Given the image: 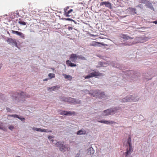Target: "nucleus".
<instances>
[{"label": "nucleus", "instance_id": "nucleus-14", "mask_svg": "<svg viewBox=\"0 0 157 157\" xmlns=\"http://www.w3.org/2000/svg\"><path fill=\"white\" fill-rule=\"evenodd\" d=\"M69 59L70 61L75 62L77 59V55L75 54H72L70 56Z\"/></svg>", "mask_w": 157, "mask_h": 157}, {"label": "nucleus", "instance_id": "nucleus-4", "mask_svg": "<svg viewBox=\"0 0 157 157\" xmlns=\"http://www.w3.org/2000/svg\"><path fill=\"white\" fill-rule=\"evenodd\" d=\"M146 38L145 37H137L135 38V41H134L132 43H124L123 44L124 46L125 45H128L130 46L132 45V44H134L136 43H143L146 41Z\"/></svg>", "mask_w": 157, "mask_h": 157}, {"label": "nucleus", "instance_id": "nucleus-15", "mask_svg": "<svg viewBox=\"0 0 157 157\" xmlns=\"http://www.w3.org/2000/svg\"><path fill=\"white\" fill-rule=\"evenodd\" d=\"M60 86L58 85L54 86L51 87H48V90L49 91H53L56 90H57L59 89Z\"/></svg>", "mask_w": 157, "mask_h": 157}, {"label": "nucleus", "instance_id": "nucleus-40", "mask_svg": "<svg viewBox=\"0 0 157 157\" xmlns=\"http://www.w3.org/2000/svg\"><path fill=\"white\" fill-rule=\"evenodd\" d=\"M68 29L69 30H72V28L71 27H69L68 28Z\"/></svg>", "mask_w": 157, "mask_h": 157}, {"label": "nucleus", "instance_id": "nucleus-7", "mask_svg": "<svg viewBox=\"0 0 157 157\" xmlns=\"http://www.w3.org/2000/svg\"><path fill=\"white\" fill-rule=\"evenodd\" d=\"M117 110L116 108H111L104 110L103 115L104 116H108L111 114H113L116 113Z\"/></svg>", "mask_w": 157, "mask_h": 157}, {"label": "nucleus", "instance_id": "nucleus-8", "mask_svg": "<svg viewBox=\"0 0 157 157\" xmlns=\"http://www.w3.org/2000/svg\"><path fill=\"white\" fill-rule=\"evenodd\" d=\"M11 33L13 34H16L17 35L19 36L21 38L24 39L25 38V35L24 34L21 32H18L17 31L12 30Z\"/></svg>", "mask_w": 157, "mask_h": 157}, {"label": "nucleus", "instance_id": "nucleus-41", "mask_svg": "<svg viewBox=\"0 0 157 157\" xmlns=\"http://www.w3.org/2000/svg\"><path fill=\"white\" fill-rule=\"evenodd\" d=\"M22 12L21 11H19V12H18V13H17V14L19 16H20V15H19V14L20 13H21V12Z\"/></svg>", "mask_w": 157, "mask_h": 157}, {"label": "nucleus", "instance_id": "nucleus-18", "mask_svg": "<svg viewBox=\"0 0 157 157\" xmlns=\"http://www.w3.org/2000/svg\"><path fill=\"white\" fill-rule=\"evenodd\" d=\"M135 100L133 99H129V97H126L122 100V102H127L128 101L135 102Z\"/></svg>", "mask_w": 157, "mask_h": 157}, {"label": "nucleus", "instance_id": "nucleus-31", "mask_svg": "<svg viewBox=\"0 0 157 157\" xmlns=\"http://www.w3.org/2000/svg\"><path fill=\"white\" fill-rule=\"evenodd\" d=\"M10 116L14 117H17L18 118H20L18 117V116L17 115H10Z\"/></svg>", "mask_w": 157, "mask_h": 157}, {"label": "nucleus", "instance_id": "nucleus-35", "mask_svg": "<svg viewBox=\"0 0 157 157\" xmlns=\"http://www.w3.org/2000/svg\"><path fill=\"white\" fill-rule=\"evenodd\" d=\"M148 1L147 0H141V2L143 3H146Z\"/></svg>", "mask_w": 157, "mask_h": 157}, {"label": "nucleus", "instance_id": "nucleus-3", "mask_svg": "<svg viewBox=\"0 0 157 157\" xmlns=\"http://www.w3.org/2000/svg\"><path fill=\"white\" fill-rule=\"evenodd\" d=\"M56 147H59V150L61 151L64 152L66 151H68L70 149L69 147H67V145H64L63 142L59 141L56 143Z\"/></svg>", "mask_w": 157, "mask_h": 157}, {"label": "nucleus", "instance_id": "nucleus-46", "mask_svg": "<svg viewBox=\"0 0 157 157\" xmlns=\"http://www.w3.org/2000/svg\"><path fill=\"white\" fill-rule=\"evenodd\" d=\"M47 80H48V79H47V78H45L43 80V81H47Z\"/></svg>", "mask_w": 157, "mask_h": 157}, {"label": "nucleus", "instance_id": "nucleus-9", "mask_svg": "<svg viewBox=\"0 0 157 157\" xmlns=\"http://www.w3.org/2000/svg\"><path fill=\"white\" fill-rule=\"evenodd\" d=\"M6 41L10 44H11L14 45L16 47L17 46V43L16 40L13 39L12 38H8Z\"/></svg>", "mask_w": 157, "mask_h": 157}, {"label": "nucleus", "instance_id": "nucleus-29", "mask_svg": "<svg viewBox=\"0 0 157 157\" xmlns=\"http://www.w3.org/2000/svg\"><path fill=\"white\" fill-rule=\"evenodd\" d=\"M0 129L5 130V129L3 127V124L2 123L0 122Z\"/></svg>", "mask_w": 157, "mask_h": 157}, {"label": "nucleus", "instance_id": "nucleus-42", "mask_svg": "<svg viewBox=\"0 0 157 157\" xmlns=\"http://www.w3.org/2000/svg\"><path fill=\"white\" fill-rule=\"evenodd\" d=\"M153 23H155V24H157V21H153V22H152Z\"/></svg>", "mask_w": 157, "mask_h": 157}, {"label": "nucleus", "instance_id": "nucleus-44", "mask_svg": "<svg viewBox=\"0 0 157 157\" xmlns=\"http://www.w3.org/2000/svg\"><path fill=\"white\" fill-rule=\"evenodd\" d=\"M66 20L68 21H71L72 20L71 18H67L66 19Z\"/></svg>", "mask_w": 157, "mask_h": 157}, {"label": "nucleus", "instance_id": "nucleus-12", "mask_svg": "<svg viewBox=\"0 0 157 157\" xmlns=\"http://www.w3.org/2000/svg\"><path fill=\"white\" fill-rule=\"evenodd\" d=\"M90 74L91 76H92V77L103 75L102 73H100L99 71H96L94 70V72L90 73Z\"/></svg>", "mask_w": 157, "mask_h": 157}, {"label": "nucleus", "instance_id": "nucleus-5", "mask_svg": "<svg viewBox=\"0 0 157 157\" xmlns=\"http://www.w3.org/2000/svg\"><path fill=\"white\" fill-rule=\"evenodd\" d=\"M60 100L61 101H67L73 103H76L79 104L81 103V101L78 100V101H76L75 99L70 97L66 98H60Z\"/></svg>", "mask_w": 157, "mask_h": 157}, {"label": "nucleus", "instance_id": "nucleus-32", "mask_svg": "<svg viewBox=\"0 0 157 157\" xmlns=\"http://www.w3.org/2000/svg\"><path fill=\"white\" fill-rule=\"evenodd\" d=\"M91 77H92V76H91L90 74V75H87L84 77V78L85 79L89 78H91Z\"/></svg>", "mask_w": 157, "mask_h": 157}, {"label": "nucleus", "instance_id": "nucleus-6", "mask_svg": "<svg viewBox=\"0 0 157 157\" xmlns=\"http://www.w3.org/2000/svg\"><path fill=\"white\" fill-rule=\"evenodd\" d=\"M90 94H91L93 97L97 96L101 99L106 97L104 92L99 93L98 91L97 90L93 91L92 93L90 92Z\"/></svg>", "mask_w": 157, "mask_h": 157}, {"label": "nucleus", "instance_id": "nucleus-28", "mask_svg": "<svg viewBox=\"0 0 157 157\" xmlns=\"http://www.w3.org/2000/svg\"><path fill=\"white\" fill-rule=\"evenodd\" d=\"M48 76L49 77V79H51L55 77V75L53 73H49L48 74Z\"/></svg>", "mask_w": 157, "mask_h": 157}, {"label": "nucleus", "instance_id": "nucleus-47", "mask_svg": "<svg viewBox=\"0 0 157 157\" xmlns=\"http://www.w3.org/2000/svg\"><path fill=\"white\" fill-rule=\"evenodd\" d=\"M151 9L152 10H154V8L153 7H152H152H151Z\"/></svg>", "mask_w": 157, "mask_h": 157}, {"label": "nucleus", "instance_id": "nucleus-43", "mask_svg": "<svg viewBox=\"0 0 157 157\" xmlns=\"http://www.w3.org/2000/svg\"><path fill=\"white\" fill-rule=\"evenodd\" d=\"M51 141H52V143H53V142L54 141H55V143L56 142V141L54 140H51Z\"/></svg>", "mask_w": 157, "mask_h": 157}, {"label": "nucleus", "instance_id": "nucleus-22", "mask_svg": "<svg viewBox=\"0 0 157 157\" xmlns=\"http://www.w3.org/2000/svg\"><path fill=\"white\" fill-rule=\"evenodd\" d=\"M63 75L64 78L67 80H71L72 78V77L71 75L66 74H63Z\"/></svg>", "mask_w": 157, "mask_h": 157}, {"label": "nucleus", "instance_id": "nucleus-49", "mask_svg": "<svg viewBox=\"0 0 157 157\" xmlns=\"http://www.w3.org/2000/svg\"><path fill=\"white\" fill-rule=\"evenodd\" d=\"M91 36H94L93 35H91Z\"/></svg>", "mask_w": 157, "mask_h": 157}, {"label": "nucleus", "instance_id": "nucleus-24", "mask_svg": "<svg viewBox=\"0 0 157 157\" xmlns=\"http://www.w3.org/2000/svg\"><path fill=\"white\" fill-rule=\"evenodd\" d=\"M18 23L20 25H26V23L21 19L18 20Z\"/></svg>", "mask_w": 157, "mask_h": 157}, {"label": "nucleus", "instance_id": "nucleus-20", "mask_svg": "<svg viewBox=\"0 0 157 157\" xmlns=\"http://www.w3.org/2000/svg\"><path fill=\"white\" fill-rule=\"evenodd\" d=\"M72 9H71L68 11H67L66 12H64V15L66 17H70L71 15V13L73 11Z\"/></svg>", "mask_w": 157, "mask_h": 157}, {"label": "nucleus", "instance_id": "nucleus-37", "mask_svg": "<svg viewBox=\"0 0 157 157\" xmlns=\"http://www.w3.org/2000/svg\"><path fill=\"white\" fill-rule=\"evenodd\" d=\"M54 137H53V136H48V138L49 139V140H51V139L52 138H53Z\"/></svg>", "mask_w": 157, "mask_h": 157}, {"label": "nucleus", "instance_id": "nucleus-11", "mask_svg": "<svg viewBox=\"0 0 157 157\" xmlns=\"http://www.w3.org/2000/svg\"><path fill=\"white\" fill-rule=\"evenodd\" d=\"M99 44H101L103 46H105V44L103 43H100L94 41H93L89 45L90 46L100 47L101 46L99 45H98Z\"/></svg>", "mask_w": 157, "mask_h": 157}, {"label": "nucleus", "instance_id": "nucleus-10", "mask_svg": "<svg viewBox=\"0 0 157 157\" xmlns=\"http://www.w3.org/2000/svg\"><path fill=\"white\" fill-rule=\"evenodd\" d=\"M33 130L34 131H37L44 132H52V131L50 130L46 129H41L40 128H38L35 127H33Z\"/></svg>", "mask_w": 157, "mask_h": 157}, {"label": "nucleus", "instance_id": "nucleus-30", "mask_svg": "<svg viewBox=\"0 0 157 157\" xmlns=\"http://www.w3.org/2000/svg\"><path fill=\"white\" fill-rule=\"evenodd\" d=\"M129 99H134L135 100V101H137V99H136V98H135L134 95H132L131 97H129Z\"/></svg>", "mask_w": 157, "mask_h": 157}, {"label": "nucleus", "instance_id": "nucleus-33", "mask_svg": "<svg viewBox=\"0 0 157 157\" xmlns=\"http://www.w3.org/2000/svg\"><path fill=\"white\" fill-rule=\"evenodd\" d=\"M9 128L10 130H12L14 128V127L12 125H10L9 127Z\"/></svg>", "mask_w": 157, "mask_h": 157}, {"label": "nucleus", "instance_id": "nucleus-39", "mask_svg": "<svg viewBox=\"0 0 157 157\" xmlns=\"http://www.w3.org/2000/svg\"><path fill=\"white\" fill-rule=\"evenodd\" d=\"M133 72L132 71H128V73H133Z\"/></svg>", "mask_w": 157, "mask_h": 157}, {"label": "nucleus", "instance_id": "nucleus-36", "mask_svg": "<svg viewBox=\"0 0 157 157\" xmlns=\"http://www.w3.org/2000/svg\"><path fill=\"white\" fill-rule=\"evenodd\" d=\"M89 150H90V151H91V150H92V151H91V153H92V154L94 153V151L93 150V148H92V147H90V148H89Z\"/></svg>", "mask_w": 157, "mask_h": 157}, {"label": "nucleus", "instance_id": "nucleus-23", "mask_svg": "<svg viewBox=\"0 0 157 157\" xmlns=\"http://www.w3.org/2000/svg\"><path fill=\"white\" fill-rule=\"evenodd\" d=\"M86 133V131L85 130H79L77 132V135H82V134H85Z\"/></svg>", "mask_w": 157, "mask_h": 157}, {"label": "nucleus", "instance_id": "nucleus-21", "mask_svg": "<svg viewBox=\"0 0 157 157\" xmlns=\"http://www.w3.org/2000/svg\"><path fill=\"white\" fill-rule=\"evenodd\" d=\"M71 61H70L69 60H67V61H66L67 64L68 66H70L71 67H75L76 66V64L71 63Z\"/></svg>", "mask_w": 157, "mask_h": 157}, {"label": "nucleus", "instance_id": "nucleus-26", "mask_svg": "<svg viewBox=\"0 0 157 157\" xmlns=\"http://www.w3.org/2000/svg\"><path fill=\"white\" fill-rule=\"evenodd\" d=\"M75 112L74 111L71 112L70 111H67L66 116H71L72 115H75Z\"/></svg>", "mask_w": 157, "mask_h": 157}, {"label": "nucleus", "instance_id": "nucleus-38", "mask_svg": "<svg viewBox=\"0 0 157 157\" xmlns=\"http://www.w3.org/2000/svg\"><path fill=\"white\" fill-rule=\"evenodd\" d=\"M6 109L7 112H10V109L8 108H6Z\"/></svg>", "mask_w": 157, "mask_h": 157}, {"label": "nucleus", "instance_id": "nucleus-13", "mask_svg": "<svg viewBox=\"0 0 157 157\" xmlns=\"http://www.w3.org/2000/svg\"><path fill=\"white\" fill-rule=\"evenodd\" d=\"M105 5L106 7L109 8H112V5L111 3H110L109 2H101V3L100 5L102 6Z\"/></svg>", "mask_w": 157, "mask_h": 157}, {"label": "nucleus", "instance_id": "nucleus-27", "mask_svg": "<svg viewBox=\"0 0 157 157\" xmlns=\"http://www.w3.org/2000/svg\"><path fill=\"white\" fill-rule=\"evenodd\" d=\"M77 58H78L82 60L86 59L85 58L81 55L77 56Z\"/></svg>", "mask_w": 157, "mask_h": 157}, {"label": "nucleus", "instance_id": "nucleus-16", "mask_svg": "<svg viewBox=\"0 0 157 157\" xmlns=\"http://www.w3.org/2000/svg\"><path fill=\"white\" fill-rule=\"evenodd\" d=\"M98 122L105 124H112L114 123H115V122L113 121H104L102 120L101 121H98Z\"/></svg>", "mask_w": 157, "mask_h": 157}, {"label": "nucleus", "instance_id": "nucleus-34", "mask_svg": "<svg viewBox=\"0 0 157 157\" xmlns=\"http://www.w3.org/2000/svg\"><path fill=\"white\" fill-rule=\"evenodd\" d=\"M69 7L67 6V7H66V8H65L64 9V12H67V11H68V10L69 9Z\"/></svg>", "mask_w": 157, "mask_h": 157}, {"label": "nucleus", "instance_id": "nucleus-19", "mask_svg": "<svg viewBox=\"0 0 157 157\" xmlns=\"http://www.w3.org/2000/svg\"><path fill=\"white\" fill-rule=\"evenodd\" d=\"M120 36L121 38L126 40H128V39H133V38L130 37L129 36H128L127 35L123 34H121Z\"/></svg>", "mask_w": 157, "mask_h": 157}, {"label": "nucleus", "instance_id": "nucleus-45", "mask_svg": "<svg viewBox=\"0 0 157 157\" xmlns=\"http://www.w3.org/2000/svg\"><path fill=\"white\" fill-rule=\"evenodd\" d=\"M19 119H21V121H23V120H25V118H20Z\"/></svg>", "mask_w": 157, "mask_h": 157}, {"label": "nucleus", "instance_id": "nucleus-2", "mask_svg": "<svg viewBox=\"0 0 157 157\" xmlns=\"http://www.w3.org/2000/svg\"><path fill=\"white\" fill-rule=\"evenodd\" d=\"M30 96L28 94H26L25 93L22 92L20 94L16 92L14 93H13V95L12 96V99L13 100H16L17 98H29Z\"/></svg>", "mask_w": 157, "mask_h": 157}, {"label": "nucleus", "instance_id": "nucleus-48", "mask_svg": "<svg viewBox=\"0 0 157 157\" xmlns=\"http://www.w3.org/2000/svg\"><path fill=\"white\" fill-rule=\"evenodd\" d=\"M2 67V65L1 64H0V69H1Z\"/></svg>", "mask_w": 157, "mask_h": 157}, {"label": "nucleus", "instance_id": "nucleus-17", "mask_svg": "<svg viewBox=\"0 0 157 157\" xmlns=\"http://www.w3.org/2000/svg\"><path fill=\"white\" fill-rule=\"evenodd\" d=\"M127 10L131 14H134L136 13V9L135 8L129 7Z\"/></svg>", "mask_w": 157, "mask_h": 157}, {"label": "nucleus", "instance_id": "nucleus-25", "mask_svg": "<svg viewBox=\"0 0 157 157\" xmlns=\"http://www.w3.org/2000/svg\"><path fill=\"white\" fill-rule=\"evenodd\" d=\"M58 112L59 114L60 115H66V114L67 113V111H62L60 110H59L58 111Z\"/></svg>", "mask_w": 157, "mask_h": 157}, {"label": "nucleus", "instance_id": "nucleus-1", "mask_svg": "<svg viewBox=\"0 0 157 157\" xmlns=\"http://www.w3.org/2000/svg\"><path fill=\"white\" fill-rule=\"evenodd\" d=\"M128 147L127 149V151L125 153V157H132L131 154L133 151L132 147L131 144V137H129L128 139Z\"/></svg>", "mask_w": 157, "mask_h": 157}]
</instances>
